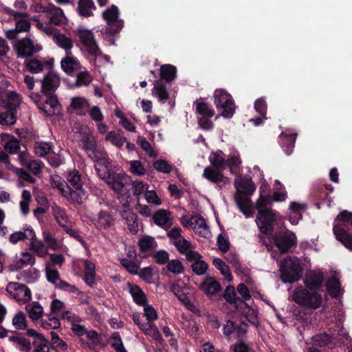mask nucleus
Returning a JSON list of instances; mask_svg holds the SVG:
<instances>
[{
  "label": "nucleus",
  "mask_w": 352,
  "mask_h": 352,
  "mask_svg": "<svg viewBox=\"0 0 352 352\" xmlns=\"http://www.w3.org/2000/svg\"><path fill=\"white\" fill-rule=\"evenodd\" d=\"M236 192L234 201L240 211L247 217L252 216V202L250 198L256 190V186L251 178H240L234 182Z\"/></svg>",
  "instance_id": "1"
},
{
  "label": "nucleus",
  "mask_w": 352,
  "mask_h": 352,
  "mask_svg": "<svg viewBox=\"0 0 352 352\" xmlns=\"http://www.w3.org/2000/svg\"><path fill=\"white\" fill-rule=\"evenodd\" d=\"M338 223L333 228V234L338 241L352 251V212L342 211L336 218Z\"/></svg>",
  "instance_id": "2"
},
{
  "label": "nucleus",
  "mask_w": 352,
  "mask_h": 352,
  "mask_svg": "<svg viewBox=\"0 0 352 352\" xmlns=\"http://www.w3.org/2000/svg\"><path fill=\"white\" fill-rule=\"evenodd\" d=\"M289 298L297 304L313 309L320 307L322 302L316 287H296Z\"/></svg>",
  "instance_id": "3"
},
{
  "label": "nucleus",
  "mask_w": 352,
  "mask_h": 352,
  "mask_svg": "<svg viewBox=\"0 0 352 352\" xmlns=\"http://www.w3.org/2000/svg\"><path fill=\"white\" fill-rule=\"evenodd\" d=\"M280 277L284 283H293L298 281L302 275V268L299 259L294 256H287L280 265Z\"/></svg>",
  "instance_id": "4"
},
{
  "label": "nucleus",
  "mask_w": 352,
  "mask_h": 352,
  "mask_svg": "<svg viewBox=\"0 0 352 352\" xmlns=\"http://www.w3.org/2000/svg\"><path fill=\"white\" fill-rule=\"evenodd\" d=\"M214 103L217 109L221 111L219 115L216 117L217 119L219 116L225 118H231L235 113V103L232 96L223 89H217L213 94Z\"/></svg>",
  "instance_id": "5"
},
{
  "label": "nucleus",
  "mask_w": 352,
  "mask_h": 352,
  "mask_svg": "<svg viewBox=\"0 0 352 352\" xmlns=\"http://www.w3.org/2000/svg\"><path fill=\"white\" fill-rule=\"evenodd\" d=\"M349 349V352H352V340L346 335L321 333L316 335L311 338L312 344L314 346L327 347L333 349L338 346L340 341Z\"/></svg>",
  "instance_id": "6"
},
{
  "label": "nucleus",
  "mask_w": 352,
  "mask_h": 352,
  "mask_svg": "<svg viewBox=\"0 0 352 352\" xmlns=\"http://www.w3.org/2000/svg\"><path fill=\"white\" fill-rule=\"evenodd\" d=\"M120 12L115 5L105 10L102 12V18L107 22V27L104 34L109 37H114L120 33L124 27V21L119 19Z\"/></svg>",
  "instance_id": "7"
},
{
  "label": "nucleus",
  "mask_w": 352,
  "mask_h": 352,
  "mask_svg": "<svg viewBox=\"0 0 352 352\" xmlns=\"http://www.w3.org/2000/svg\"><path fill=\"white\" fill-rule=\"evenodd\" d=\"M276 212L272 208H265L258 211L256 223L261 234L267 237L272 236L276 222Z\"/></svg>",
  "instance_id": "8"
},
{
  "label": "nucleus",
  "mask_w": 352,
  "mask_h": 352,
  "mask_svg": "<svg viewBox=\"0 0 352 352\" xmlns=\"http://www.w3.org/2000/svg\"><path fill=\"white\" fill-rule=\"evenodd\" d=\"M267 239H273L274 245L281 254L287 253L297 243L296 235L287 229L285 231L273 232V236L267 237Z\"/></svg>",
  "instance_id": "9"
},
{
  "label": "nucleus",
  "mask_w": 352,
  "mask_h": 352,
  "mask_svg": "<svg viewBox=\"0 0 352 352\" xmlns=\"http://www.w3.org/2000/svg\"><path fill=\"white\" fill-rule=\"evenodd\" d=\"M14 49L18 58H26L40 52L42 46L39 44L34 45L30 38L26 37L16 41Z\"/></svg>",
  "instance_id": "10"
},
{
  "label": "nucleus",
  "mask_w": 352,
  "mask_h": 352,
  "mask_svg": "<svg viewBox=\"0 0 352 352\" xmlns=\"http://www.w3.org/2000/svg\"><path fill=\"white\" fill-rule=\"evenodd\" d=\"M80 42L86 48L87 52L94 56H97L100 48L96 43L95 36L91 30H78L76 32Z\"/></svg>",
  "instance_id": "11"
},
{
  "label": "nucleus",
  "mask_w": 352,
  "mask_h": 352,
  "mask_svg": "<svg viewBox=\"0 0 352 352\" xmlns=\"http://www.w3.org/2000/svg\"><path fill=\"white\" fill-rule=\"evenodd\" d=\"M41 92L43 94L55 93L60 84L59 76L53 71H49L41 80Z\"/></svg>",
  "instance_id": "12"
},
{
  "label": "nucleus",
  "mask_w": 352,
  "mask_h": 352,
  "mask_svg": "<svg viewBox=\"0 0 352 352\" xmlns=\"http://www.w3.org/2000/svg\"><path fill=\"white\" fill-rule=\"evenodd\" d=\"M171 292L177 297L179 300L183 303L188 309L193 311L195 307L192 303L194 298L190 287H170Z\"/></svg>",
  "instance_id": "13"
},
{
  "label": "nucleus",
  "mask_w": 352,
  "mask_h": 352,
  "mask_svg": "<svg viewBox=\"0 0 352 352\" xmlns=\"http://www.w3.org/2000/svg\"><path fill=\"white\" fill-rule=\"evenodd\" d=\"M236 308L238 312L245 317L250 323L256 327L259 325L258 312L256 309H252L243 301L240 302V304H238Z\"/></svg>",
  "instance_id": "14"
},
{
  "label": "nucleus",
  "mask_w": 352,
  "mask_h": 352,
  "mask_svg": "<svg viewBox=\"0 0 352 352\" xmlns=\"http://www.w3.org/2000/svg\"><path fill=\"white\" fill-rule=\"evenodd\" d=\"M94 224L98 230H107L114 225L113 216L107 210H100L98 214V218L94 220Z\"/></svg>",
  "instance_id": "15"
},
{
  "label": "nucleus",
  "mask_w": 352,
  "mask_h": 352,
  "mask_svg": "<svg viewBox=\"0 0 352 352\" xmlns=\"http://www.w3.org/2000/svg\"><path fill=\"white\" fill-rule=\"evenodd\" d=\"M7 292L17 302H28L32 298L29 287H6Z\"/></svg>",
  "instance_id": "16"
},
{
  "label": "nucleus",
  "mask_w": 352,
  "mask_h": 352,
  "mask_svg": "<svg viewBox=\"0 0 352 352\" xmlns=\"http://www.w3.org/2000/svg\"><path fill=\"white\" fill-rule=\"evenodd\" d=\"M221 172L222 171H219L211 166H208L205 168L203 176L213 184H219L221 182L228 184L230 182V179L225 177Z\"/></svg>",
  "instance_id": "17"
},
{
  "label": "nucleus",
  "mask_w": 352,
  "mask_h": 352,
  "mask_svg": "<svg viewBox=\"0 0 352 352\" xmlns=\"http://www.w3.org/2000/svg\"><path fill=\"white\" fill-rule=\"evenodd\" d=\"M60 65L62 69L69 76L80 67L78 60L72 56L71 52H67L65 57L61 60Z\"/></svg>",
  "instance_id": "18"
},
{
  "label": "nucleus",
  "mask_w": 352,
  "mask_h": 352,
  "mask_svg": "<svg viewBox=\"0 0 352 352\" xmlns=\"http://www.w3.org/2000/svg\"><path fill=\"white\" fill-rule=\"evenodd\" d=\"M25 66L27 70L32 74H38L43 70L45 66L51 68L53 65V60L41 61L36 58H30L25 61Z\"/></svg>",
  "instance_id": "19"
},
{
  "label": "nucleus",
  "mask_w": 352,
  "mask_h": 352,
  "mask_svg": "<svg viewBox=\"0 0 352 352\" xmlns=\"http://www.w3.org/2000/svg\"><path fill=\"white\" fill-rule=\"evenodd\" d=\"M82 148L88 153L89 157L93 160L99 162L105 159H99L98 157L97 143L94 139L90 138L89 136L83 137L82 139Z\"/></svg>",
  "instance_id": "20"
},
{
  "label": "nucleus",
  "mask_w": 352,
  "mask_h": 352,
  "mask_svg": "<svg viewBox=\"0 0 352 352\" xmlns=\"http://www.w3.org/2000/svg\"><path fill=\"white\" fill-rule=\"evenodd\" d=\"M296 134H286L282 132L279 136V144L287 155H290L295 146Z\"/></svg>",
  "instance_id": "21"
},
{
  "label": "nucleus",
  "mask_w": 352,
  "mask_h": 352,
  "mask_svg": "<svg viewBox=\"0 0 352 352\" xmlns=\"http://www.w3.org/2000/svg\"><path fill=\"white\" fill-rule=\"evenodd\" d=\"M324 273L321 270H310L305 276V286H323Z\"/></svg>",
  "instance_id": "22"
},
{
  "label": "nucleus",
  "mask_w": 352,
  "mask_h": 352,
  "mask_svg": "<svg viewBox=\"0 0 352 352\" xmlns=\"http://www.w3.org/2000/svg\"><path fill=\"white\" fill-rule=\"evenodd\" d=\"M126 177L116 173H110L107 176V182L117 192H122L124 188V180Z\"/></svg>",
  "instance_id": "23"
},
{
  "label": "nucleus",
  "mask_w": 352,
  "mask_h": 352,
  "mask_svg": "<svg viewBox=\"0 0 352 352\" xmlns=\"http://www.w3.org/2000/svg\"><path fill=\"white\" fill-rule=\"evenodd\" d=\"M133 320L144 333L149 335L153 333L156 338L160 336V331L156 326H151L148 324L146 322H142L141 314L140 313H133Z\"/></svg>",
  "instance_id": "24"
},
{
  "label": "nucleus",
  "mask_w": 352,
  "mask_h": 352,
  "mask_svg": "<svg viewBox=\"0 0 352 352\" xmlns=\"http://www.w3.org/2000/svg\"><path fill=\"white\" fill-rule=\"evenodd\" d=\"M209 161L212 166L219 171H223L227 168L225 154L221 150L212 153L209 156Z\"/></svg>",
  "instance_id": "25"
},
{
  "label": "nucleus",
  "mask_w": 352,
  "mask_h": 352,
  "mask_svg": "<svg viewBox=\"0 0 352 352\" xmlns=\"http://www.w3.org/2000/svg\"><path fill=\"white\" fill-rule=\"evenodd\" d=\"M96 7L93 0H78L77 12L84 18H88L94 15L93 10Z\"/></svg>",
  "instance_id": "26"
},
{
  "label": "nucleus",
  "mask_w": 352,
  "mask_h": 352,
  "mask_svg": "<svg viewBox=\"0 0 352 352\" xmlns=\"http://www.w3.org/2000/svg\"><path fill=\"white\" fill-rule=\"evenodd\" d=\"M6 111L0 113V124L1 125H13L16 122L17 109L14 104L10 107H5Z\"/></svg>",
  "instance_id": "27"
},
{
  "label": "nucleus",
  "mask_w": 352,
  "mask_h": 352,
  "mask_svg": "<svg viewBox=\"0 0 352 352\" xmlns=\"http://www.w3.org/2000/svg\"><path fill=\"white\" fill-rule=\"evenodd\" d=\"M160 79L170 83L177 77V68L170 64L162 65L160 69Z\"/></svg>",
  "instance_id": "28"
},
{
  "label": "nucleus",
  "mask_w": 352,
  "mask_h": 352,
  "mask_svg": "<svg viewBox=\"0 0 352 352\" xmlns=\"http://www.w3.org/2000/svg\"><path fill=\"white\" fill-rule=\"evenodd\" d=\"M35 263V258L28 252H23L22 258L19 261L10 264L8 267L10 272L19 271L25 265H33Z\"/></svg>",
  "instance_id": "29"
},
{
  "label": "nucleus",
  "mask_w": 352,
  "mask_h": 352,
  "mask_svg": "<svg viewBox=\"0 0 352 352\" xmlns=\"http://www.w3.org/2000/svg\"><path fill=\"white\" fill-rule=\"evenodd\" d=\"M86 191L83 188L72 189L71 187L67 189L66 196H63L69 202L75 204L80 205L82 204V197L85 195Z\"/></svg>",
  "instance_id": "30"
},
{
  "label": "nucleus",
  "mask_w": 352,
  "mask_h": 352,
  "mask_svg": "<svg viewBox=\"0 0 352 352\" xmlns=\"http://www.w3.org/2000/svg\"><path fill=\"white\" fill-rule=\"evenodd\" d=\"M25 309L28 316L32 320H37L41 318L44 313L43 307L38 302H33L27 305Z\"/></svg>",
  "instance_id": "31"
},
{
  "label": "nucleus",
  "mask_w": 352,
  "mask_h": 352,
  "mask_svg": "<svg viewBox=\"0 0 352 352\" xmlns=\"http://www.w3.org/2000/svg\"><path fill=\"white\" fill-rule=\"evenodd\" d=\"M122 217L126 220L130 232L133 234H137L139 230L138 215L133 212L125 211L122 214Z\"/></svg>",
  "instance_id": "32"
},
{
  "label": "nucleus",
  "mask_w": 352,
  "mask_h": 352,
  "mask_svg": "<svg viewBox=\"0 0 352 352\" xmlns=\"http://www.w3.org/2000/svg\"><path fill=\"white\" fill-rule=\"evenodd\" d=\"M137 275L143 280L145 283L151 284L154 283L155 277L157 276V272L155 267L151 266L146 267L139 270Z\"/></svg>",
  "instance_id": "33"
},
{
  "label": "nucleus",
  "mask_w": 352,
  "mask_h": 352,
  "mask_svg": "<svg viewBox=\"0 0 352 352\" xmlns=\"http://www.w3.org/2000/svg\"><path fill=\"white\" fill-rule=\"evenodd\" d=\"M193 106L196 107V113L201 117L212 118L214 115V110L208 103L195 100Z\"/></svg>",
  "instance_id": "34"
},
{
  "label": "nucleus",
  "mask_w": 352,
  "mask_h": 352,
  "mask_svg": "<svg viewBox=\"0 0 352 352\" xmlns=\"http://www.w3.org/2000/svg\"><path fill=\"white\" fill-rule=\"evenodd\" d=\"M129 293L134 302L140 306H144L147 303V297L140 287H129Z\"/></svg>",
  "instance_id": "35"
},
{
  "label": "nucleus",
  "mask_w": 352,
  "mask_h": 352,
  "mask_svg": "<svg viewBox=\"0 0 352 352\" xmlns=\"http://www.w3.org/2000/svg\"><path fill=\"white\" fill-rule=\"evenodd\" d=\"M52 214L60 226L65 228L67 226L64 223L67 221V215L64 208L54 205L52 208Z\"/></svg>",
  "instance_id": "36"
},
{
  "label": "nucleus",
  "mask_w": 352,
  "mask_h": 352,
  "mask_svg": "<svg viewBox=\"0 0 352 352\" xmlns=\"http://www.w3.org/2000/svg\"><path fill=\"white\" fill-rule=\"evenodd\" d=\"M212 263L215 267L217 268L223 275L225 280H226L228 282L232 281V276L230 273V268L224 261H223L219 258H215L213 259Z\"/></svg>",
  "instance_id": "37"
},
{
  "label": "nucleus",
  "mask_w": 352,
  "mask_h": 352,
  "mask_svg": "<svg viewBox=\"0 0 352 352\" xmlns=\"http://www.w3.org/2000/svg\"><path fill=\"white\" fill-rule=\"evenodd\" d=\"M138 245L141 252H146L156 248L157 243L154 238L149 236H144L140 239Z\"/></svg>",
  "instance_id": "38"
},
{
  "label": "nucleus",
  "mask_w": 352,
  "mask_h": 352,
  "mask_svg": "<svg viewBox=\"0 0 352 352\" xmlns=\"http://www.w3.org/2000/svg\"><path fill=\"white\" fill-rule=\"evenodd\" d=\"M167 270L174 274H180L184 272V267L182 263L178 259L169 260L162 272Z\"/></svg>",
  "instance_id": "39"
},
{
  "label": "nucleus",
  "mask_w": 352,
  "mask_h": 352,
  "mask_svg": "<svg viewBox=\"0 0 352 352\" xmlns=\"http://www.w3.org/2000/svg\"><path fill=\"white\" fill-rule=\"evenodd\" d=\"M153 93L160 102H165L169 98V94L164 85L159 84L155 81L153 87Z\"/></svg>",
  "instance_id": "40"
},
{
  "label": "nucleus",
  "mask_w": 352,
  "mask_h": 352,
  "mask_svg": "<svg viewBox=\"0 0 352 352\" xmlns=\"http://www.w3.org/2000/svg\"><path fill=\"white\" fill-rule=\"evenodd\" d=\"M35 153L39 157H44L52 151V145L50 142H36L34 145Z\"/></svg>",
  "instance_id": "41"
},
{
  "label": "nucleus",
  "mask_w": 352,
  "mask_h": 352,
  "mask_svg": "<svg viewBox=\"0 0 352 352\" xmlns=\"http://www.w3.org/2000/svg\"><path fill=\"white\" fill-rule=\"evenodd\" d=\"M68 183L74 188H82V182L81 179V175L78 170H74L68 173L67 177Z\"/></svg>",
  "instance_id": "42"
},
{
  "label": "nucleus",
  "mask_w": 352,
  "mask_h": 352,
  "mask_svg": "<svg viewBox=\"0 0 352 352\" xmlns=\"http://www.w3.org/2000/svg\"><path fill=\"white\" fill-rule=\"evenodd\" d=\"M105 140L111 142L112 144L118 148H121L124 145V143L126 142V138L116 133L114 131L108 132L105 137Z\"/></svg>",
  "instance_id": "43"
},
{
  "label": "nucleus",
  "mask_w": 352,
  "mask_h": 352,
  "mask_svg": "<svg viewBox=\"0 0 352 352\" xmlns=\"http://www.w3.org/2000/svg\"><path fill=\"white\" fill-rule=\"evenodd\" d=\"M120 265L123 267L129 273L137 275L140 270V263H137L134 261H131L129 258H121L120 260Z\"/></svg>",
  "instance_id": "44"
},
{
  "label": "nucleus",
  "mask_w": 352,
  "mask_h": 352,
  "mask_svg": "<svg viewBox=\"0 0 352 352\" xmlns=\"http://www.w3.org/2000/svg\"><path fill=\"white\" fill-rule=\"evenodd\" d=\"M168 214L166 210L160 209L153 215V220L156 225L162 227L168 224L169 221Z\"/></svg>",
  "instance_id": "45"
},
{
  "label": "nucleus",
  "mask_w": 352,
  "mask_h": 352,
  "mask_svg": "<svg viewBox=\"0 0 352 352\" xmlns=\"http://www.w3.org/2000/svg\"><path fill=\"white\" fill-rule=\"evenodd\" d=\"M111 346L116 352H127L124 346L122 338L118 332H113L110 338Z\"/></svg>",
  "instance_id": "46"
},
{
  "label": "nucleus",
  "mask_w": 352,
  "mask_h": 352,
  "mask_svg": "<svg viewBox=\"0 0 352 352\" xmlns=\"http://www.w3.org/2000/svg\"><path fill=\"white\" fill-rule=\"evenodd\" d=\"M144 307V315L146 317V322L151 326H155L153 321L157 319L158 315L156 310L150 305L146 304Z\"/></svg>",
  "instance_id": "47"
},
{
  "label": "nucleus",
  "mask_w": 352,
  "mask_h": 352,
  "mask_svg": "<svg viewBox=\"0 0 352 352\" xmlns=\"http://www.w3.org/2000/svg\"><path fill=\"white\" fill-rule=\"evenodd\" d=\"M92 81L90 74L87 72H80L76 76V85L78 87L87 86Z\"/></svg>",
  "instance_id": "48"
},
{
  "label": "nucleus",
  "mask_w": 352,
  "mask_h": 352,
  "mask_svg": "<svg viewBox=\"0 0 352 352\" xmlns=\"http://www.w3.org/2000/svg\"><path fill=\"white\" fill-rule=\"evenodd\" d=\"M30 234V248L32 250L37 252L38 254H42L44 250V245L41 241H37L34 230L30 228L28 229Z\"/></svg>",
  "instance_id": "49"
},
{
  "label": "nucleus",
  "mask_w": 352,
  "mask_h": 352,
  "mask_svg": "<svg viewBox=\"0 0 352 352\" xmlns=\"http://www.w3.org/2000/svg\"><path fill=\"white\" fill-rule=\"evenodd\" d=\"M226 162L227 167H229L230 173L232 174L236 173V170L239 168L242 162L239 156L235 155L229 156Z\"/></svg>",
  "instance_id": "50"
},
{
  "label": "nucleus",
  "mask_w": 352,
  "mask_h": 352,
  "mask_svg": "<svg viewBox=\"0 0 352 352\" xmlns=\"http://www.w3.org/2000/svg\"><path fill=\"white\" fill-rule=\"evenodd\" d=\"M191 268L197 275H204L208 269V264L201 258L197 262H193Z\"/></svg>",
  "instance_id": "51"
},
{
  "label": "nucleus",
  "mask_w": 352,
  "mask_h": 352,
  "mask_svg": "<svg viewBox=\"0 0 352 352\" xmlns=\"http://www.w3.org/2000/svg\"><path fill=\"white\" fill-rule=\"evenodd\" d=\"M12 324L16 329H25L27 324L25 314L22 311L18 312L12 318Z\"/></svg>",
  "instance_id": "52"
},
{
  "label": "nucleus",
  "mask_w": 352,
  "mask_h": 352,
  "mask_svg": "<svg viewBox=\"0 0 352 352\" xmlns=\"http://www.w3.org/2000/svg\"><path fill=\"white\" fill-rule=\"evenodd\" d=\"M153 167L157 171L163 173H170L172 170V165L164 160H157L153 163Z\"/></svg>",
  "instance_id": "53"
},
{
  "label": "nucleus",
  "mask_w": 352,
  "mask_h": 352,
  "mask_svg": "<svg viewBox=\"0 0 352 352\" xmlns=\"http://www.w3.org/2000/svg\"><path fill=\"white\" fill-rule=\"evenodd\" d=\"M173 244L176 247L177 250L182 254H185L190 250L191 243L184 238L182 239L173 241Z\"/></svg>",
  "instance_id": "54"
},
{
  "label": "nucleus",
  "mask_w": 352,
  "mask_h": 352,
  "mask_svg": "<svg viewBox=\"0 0 352 352\" xmlns=\"http://www.w3.org/2000/svg\"><path fill=\"white\" fill-rule=\"evenodd\" d=\"M131 172L136 175L142 176L145 174V168L139 160H133L130 163Z\"/></svg>",
  "instance_id": "55"
},
{
  "label": "nucleus",
  "mask_w": 352,
  "mask_h": 352,
  "mask_svg": "<svg viewBox=\"0 0 352 352\" xmlns=\"http://www.w3.org/2000/svg\"><path fill=\"white\" fill-rule=\"evenodd\" d=\"M155 261L159 265H165L169 261V254L166 250H159L153 255Z\"/></svg>",
  "instance_id": "56"
},
{
  "label": "nucleus",
  "mask_w": 352,
  "mask_h": 352,
  "mask_svg": "<svg viewBox=\"0 0 352 352\" xmlns=\"http://www.w3.org/2000/svg\"><path fill=\"white\" fill-rule=\"evenodd\" d=\"M53 184L54 186L60 190L63 197L67 195V191L69 186L65 181L62 180L59 176H56V178L53 179Z\"/></svg>",
  "instance_id": "57"
},
{
  "label": "nucleus",
  "mask_w": 352,
  "mask_h": 352,
  "mask_svg": "<svg viewBox=\"0 0 352 352\" xmlns=\"http://www.w3.org/2000/svg\"><path fill=\"white\" fill-rule=\"evenodd\" d=\"M19 103V95L14 91L10 92L8 95L7 99L3 101L4 107H10L14 104L16 109H17Z\"/></svg>",
  "instance_id": "58"
},
{
  "label": "nucleus",
  "mask_w": 352,
  "mask_h": 352,
  "mask_svg": "<svg viewBox=\"0 0 352 352\" xmlns=\"http://www.w3.org/2000/svg\"><path fill=\"white\" fill-rule=\"evenodd\" d=\"M234 288L235 287H226L224 293V298L227 301L230 303H234L236 306L238 304H240V302L242 301L236 298Z\"/></svg>",
  "instance_id": "59"
},
{
  "label": "nucleus",
  "mask_w": 352,
  "mask_h": 352,
  "mask_svg": "<svg viewBox=\"0 0 352 352\" xmlns=\"http://www.w3.org/2000/svg\"><path fill=\"white\" fill-rule=\"evenodd\" d=\"M4 148L10 154H15L20 149V144L16 138H12L6 143Z\"/></svg>",
  "instance_id": "60"
},
{
  "label": "nucleus",
  "mask_w": 352,
  "mask_h": 352,
  "mask_svg": "<svg viewBox=\"0 0 352 352\" xmlns=\"http://www.w3.org/2000/svg\"><path fill=\"white\" fill-rule=\"evenodd\" d=\"M14 172L20 179L32 184L36 183V179L31 176L25 169L16 168H14Z\"/></svg>",
  "instance_id": "61"
},
{
  "label": "nucleus",
  "mask_w": 352,
  "mask_h": 352,
  "mask_svg": "<svg viewBox=\"0 0 352 352\" xmlns=\"http://www.w3.org/2000/svg\"><path fill=\"white\" fill-rule=\"evenodd\" d=\"M340 278V272L331 271V276L327 279L324 286H341Z\"/></svg>",
  "instance_id": "62"
},
{
  "label": "nucleus",
  "mask_w": 352,
  "mask_h": 352,
  "mask_svg": "<svg viewBox=\"0 0 352 352\" xmlns=\"http://www.w3.org/2000/svg\"><path fill=\"white\" fill-rule=\"evenodd\" d=\"M254 109L260 116H266L267 105L263 98L257 99L254 102Z\"/></svg>",
  "instance_id": "63"
},
{
  "label": "nucleus",
  "mask_w": 352,
  "mask_h": 352,
  "mask_svg": "<svg viewBox=\"0 0 352 352\" xmlns=\"http://www.w3.org/2000/svg\"><path fill=\"white\" fill-rule=\"evenodd\" d=\"M57 43L58 46L66 50V54L67 52H71L70 50L73 47L72 40L64 35H60L57 38Z\"/></svg>",
  "instance_id": "64"
}]
</instances>
